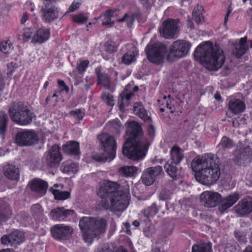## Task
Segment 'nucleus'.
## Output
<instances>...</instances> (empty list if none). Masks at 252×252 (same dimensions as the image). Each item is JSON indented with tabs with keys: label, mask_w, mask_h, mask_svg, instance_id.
Here are the masks:
<instances>
[{
	"label": "nucleus",
	"mask_w": 252,
	"mask_h": 252,
	"mask_svg": "<svg viewBox=\"0 0 252 252\" xmlns=\"http://www.w3.org/2000/svg\"><path fill=\"white\" fill-rule=\"evenodd\" d=\"M101 144L102 153L93 155V158L99 162L110 161L116 155V142L113 136L107 133H101L98 136Z\"/></svg>",
	"instance_id": "423d86ee"
},
{
	"label": "nucleus",
	"mask_w": 252,
	"mask_h": 252,
	"mask_svg": "<svg viewBox=\"0 0 252 252\" xmlns=\"http://www.w3.org/2000/svg\"><path fill=\"white\" fill-rule=\"evenodd\" d=\"M235 212L241 216H245L252 212V198H245L240 200L234 207Z\"/></svg>",
	"instance_id": "412c9836"
},
{
	"label": "nucleus",
	"mask_w": 252,
	"mask_h": 252,
	"mask_svg": "<svg viewBox=\"0 0 252 252\" xmlns=\"http://www.w3.org/2000/svg\"><path fill=\"white\" fill-rule=\"evenodd\" d=\"M203 8L201 5H197L194 8L192 13V19L197 24H201L204 21L202 16V11Z\"/></svg>",
	"instance_id": "473e14b6"
},
{
	"label": "nucleus",
	"mask_w": 252,
	"mask_h": 252,
	"mask_svg": "<svg viewBox=\"0 0 252 252\" xmlns=\"http://www.w3.org/2000/svg\"><path fill=\"white\" fill-rule=\"evenodd\" d=\"M247 14L252 21V8H250L248 9Z\"/></svg>",
	"instance_id": "774afa93"
},
{
	"label": "nucleus",
	"mask_w": 252,
	"mask_h": 252,
	"mask_svg": "<svg viewBox=\"0 0 252 252\" xmlns=\"http://www.w3.org/2000/svg\"><path fill=\"white\" fill-rule=\"evenodd\" d=\"M50 30L47 28L39 29L34 34L32 42L42 44L48 39L50 37Z\"/></svg>",
	"instance_id": "393cba45"
},
{
	"label": "nucleus",
	"mask_w": 252,
	"mask_h": 252,
	"mask_svg": "<svg viewBox=\"0 0 252 252\" xmlns=\"http://www.w3.org/2000/svg\"><path fill=\"white\" fill-rule=\"evenodd\" d=\"M179 19L168 18L164 21L159 28V32L161 36L166 39L175 38L180 31Z\"/></svg>",
	"instance_id": "9d476101"
},
{
	"label": "nucleus",
	"mask_w": 252,
	"mask_h": 252,
	"mask_svg": "<svg viewBox=\"0 0 252 252\" xmlns=\"http://www.w3.org/2000/svg\"><path fill=\"white\" fill-rule=\"evenodd\" d=\"M62 160V156L59 151V147L53 145L46 155V162L48 166L55 167L59 165Z\"/></svg>",
	"instance_id": "6ab92c4d"
},
{
	"label": "nucleus",
	"mask_w": 252,
	"mask_h": 252,
	"mask_svg": "<svg viewBox=\"0 0 252 252\" xmlns=\"http://www.w3.org/2000/svg\"><path fill=\"white\" fill-rule=\"evenodd\" d=\"M64 153L69 155L76 156L80 154L79 143L76 141H71L63 146Z\"/></svg>",
	"instance_id": "c85d7f7f"
},
{
	"label": "nucleus",
	"mask_w": 252,
	"mask_h": 252,
	"mask_svg": "<svg viewBox=\"0 0 252 252\" xmlns=\"http://www.w3.org/2000/svg\"><path fill=\"white\" fill-rule=\"evenodd\" d=\"M38 141V135L33 130H21L15 135V143L19 146H32L37 143Z\"/></svg>",
	"instance_id": "9b49d317"
},
{
	"label": "nucleus",
	"mask_w": 252,
	"mask_h": 252,
	"mask_svg": "<svg viewBox=\"0 0 252 252\" xmlns=\"http://www.w3.org/2000/svg\"><path fill=\"white\" fill-rule=\"evenodd\" d=\"M62 170L65 173H75L78 171V165L74 162H63Z\"/></svg>",
	"instance_id": "ea45409f"
},
{
	"label": "nucleus",
	"mask_w": 252,
	"mask_h": 252,
	"mask_svg": "<svg viewBox=\"0 0 252 252\" xmlns=\"http://www.w3.org/2000/svg\"><path fill=\"white\" fill-rule=\"evenodd\" d=\"M51 191L56 200H65L70 197V193L68 191H60L59 189L51 188Z\"/></svg>",
	"instance_id": "58836bf2"
},
{
	"label": "nucleus",
	"mask_w": 252,
	"mask_h": 252,
	"mask_svg": "<svg viewBox=\"0 0 252 252\" xmlns=\"http://www.w3.org/2000/svg\"><path fill=\"white\" fill-rule=\"evenodd\" d=\"M239 194L235 192L230 194L223 198H220V205L219 206V210L221 212L223 213L228 208L233 205L239 199Z\"/></svg>",
	"instance_id": "5701e85b"
},
{
	"label": "nucleus",
	"mask_w": 252,
	"mask_h": 252,
	"mask_svg": "<svg viewBox=\"0 0 252 252\" xmlns=\"http://www.w3.org/2000/svg\"><path fill=\"white\" fill-rule=\"evenodd\" d=\"M171 194L172 193L169 190L163 189L160 191L158 197L159 200H166L171 198Z\"/></svg>",
	"instance_id": "3c124183"
},
{
	"label": "nucleus",
	"mask_w": 252,
	"mask_h": 252,
	"mask_svg": "<svg viewBox=\"0 0 252 252\" xmlns=\"http://www.w3.org/2000/svg\"><path fill=\"white\" fill-rule=\"evenodd\" d=\"M140 3L146 8L150 7L149 0H139Z\"/></svg>",
	"instance_id": "0e129e2a"
},
{
	"label": "nucleus",
	"mask_w": 252,
	"mask_h": 252,
	"mask_svg": "<svg viewBox=\"0 0 252 252\" xmlns=\"http://www.w3.org/2000/svg\"><path fill=\"white\" fill-rule=\"evenodd\" d=\"M50 231L52 236L60 240L68 239L72 232L71 227L63 224H57L52 226Z\"/></svg>",
	"instance_id": "a211bd4d"
},
{
	"label": "nucleus",
	"mask_w": 252,
	"mask_h": 252,
	"mask_svg": "<svg viewBox=\"0 0 252 252\" xmlns=\"http://www.w3.org/2000/svg\"><path fill=\"white\" fill-rule=\"evenodd\" d=\"M221 195L219 193L211 191L203 192L200 196L201 204L206 207H214L220 202Z\"/></svg>",
	"instance_id": "2eb2a0df"
},
{
	"label": "nucleus",
	"mask_w": 252,
	"mask_h": 252,
	"mask_svg": "<svg viewBox=\"0 0 252 252\" xmlns=\"http://www.w3.org/2000/svg\"><path fill=\"white\" fill-rule=\"evenodd\" d=\"M88 60H84L78 63L76 66V69L80 74L83 73L86 70L89 64Z\"/></svg>",
	"instance_id": "09e8293b"
},
{
	"label": "nucleus",
	"mask_w": 252,
	"mask_h": 252,
	"mask_svg": "<svg viewBox=\"0 0 252 252\" xmlns=\"http://www.w3.org/2000/svg\"><path fill=\"white\" fill-rule=\"evenodd\" d=\"M170 154L171 162L176 165L179 164L184 157L183 150L176 145L172 147Z\"/></svg>",
	"instance_id": "c756f323"
},
{
	"label": "nucleus",
	"mask_w": 252,
	"mask_h": 252,
	"mask_svg": "<svg viewBox=\"0 0 252 252\" xmlns=\"http://www.w3.org/2000/svg\"><path fill=\"white\" fill-rule=\"evenodd\" d=\"M172 162L167 161L164 165V169L166 173L173 179H176L178 175V169Z\"/></svg>",
	"instance_id": "c9c22d12"
},
{
	"label": "nucleus",
	"mask_w": 252,
	"mask_h": 252,
	"mask_svg": "<svg viewBox=\"0 0 252 252\" xmlns=\"http://www.w3.org/2000/svg\"><path fill=\"white\" fill-rule=\"evenodd\" d=\"M137 53L133 51L127 52L122 58V62L127 65L136 61Z\"/></svg>",
	"instance_id": "a19ab883"
},
{
	"label": "nucleus",
	"mask_w": 252,
	"mask_h": 252,
	"mask_svg": "<svg viewBox=\"0 0 252 252\" xmlns=\"http://www.w3.org/2000/svg\"><path fill=\"white\" fill-rule=\"evenodd\" d=\"M148 132L149 134L153 137L155 134V128L152 125H149L148 128Z\"/></svg>",
	"instance_id": "e2e57ef3"
},
{
	"label": "nucleus",
	"mask_w": 252,
	"mask_h": 252,
	"mask_svg": "<svg viewBox=\"0 0 252 252\" xmlns=\"http://www.w3.org/2000/svg\"><path fill=\"white\" fill-rule=\"evenodd\" d=\"M124 225L126 228V234H128V235H130L131 232L129 229V228H130V225L129 224V223L128 222H126L124 224Z\"/></svg>",
	"instance_id": "338daca9"
},
{
	"label": "nucleus",
	"mask_w": 252,
	"mask_h": 252,
	"mask_svg": "<svg viewBox=\"0 0 252 252\" xmlns=\"http://www.w3.org/2000/svg\"><path fill=\"white\" fill-rule=\"evenodd\" d=\"M79 225L84 240L86 243L91 244L94 238L105 233L107 221L101 218L84 217L80 220Z\"/></svg>",
	"instance_id": "39448f33"
},
{
	"label": "nucleus",
	"mask_w": 252,
	"mask_h": 252,
	"mask_svg": "<svg viewBox=\"0 0 252 252\" xmlns=\"http://www.w3.org/2000/svg\"><path fill=\"white\" fill-rule=\"evenodd\" d=\"M187 27L190 30L194 29V24L190 19H188L187 20Z\"/></svg>",
	"instance_id": "69168bd1"
},
{
	"label": "nucleus",
	"mask_w": 252,
	"mask_h": 252,
	"mask_svg": "<svg viewBox=\"0 0 252 252\" xmlns=\"http://www.w3.org/2000/svg\"><path fill=\"white\" fill-rule=\"evenodd\" d=\"M247 37L246 36L235 40V42L233 44L231 50L232 54L237 59L242 57L249 49V46L247 45Z\"/></svg>",
	"instance_id": "aec40b11"
},
{
	"label": "nucleus",
	"mask_w": 252,
	"mask_h": 252,
	"mask_svg": "<svg viewBox=\"0 0 252 252\" xmlns=\"http://www.w3.org/2000/svg\"><path fill=\"white\" fill-rule=\"evenodd\" d=\"M138 168L134 166H125L118 169L119 175L126 177H134L137 173Z\"/></svg>",
	"instance_id": "2f4dec72"
},
{
	"label": "nucleus",
	"mask_w": 252,
	"mask_h": 252,
	"mask_svg": "<svg viewBox=\"0 0 252 252\" xmlns=\"http://www.w3.org/2000/svg\"><path fill=\"white\" fill-rule=\"evenodd\" d=\"M105 51L112 53L116 51V48L112 42H107L105 45Z\"/></svg>",
	"instance_id": "4d7b16f0"
},
{
	"label": "nucleus",
	"mask_w": 252,
	"mask_h": 252,
	"mask_svg": "<svg viewBox=\"0 0 252 252\" xmlns=\"http://www.w3.org/2000/svg\"><path fill=\"white\" fill-rule=\"evenodd\" d=\"M235 237L239 242L245 243L247 242L246 233L240 230H236L234 232Z\"/></svg>",
	"instance_id": "603ef678"
},
{
	"label": "nucleus",
	"mask_w": 252,
	"mask_h": 252,
	"mask_svg": "<svg viewBox=\"0 0 252 252\" xmlns=\"http://www.w3.org/2000/svg\"><path fill=\"white\" fill-rule=\"evenodd\" d=\"M160 208V206L158 205L156 203H153L150 206L145 210L144 214L146 217L154 216L158 212Z\"/></svg>",
	"instance_id": "37998d69"
},
{
	"label": "nucleus",
	"mask_w": 252,
	"mask_h": 252,
	"mask_svg": "<svg viewBox=\"0 0 252 252\" xmlns=\"http://www.w3.org/2000/svg\"><path fill=\"white\" fill-rule=\"evenodd\" d=\"M31 209L33 216L39 217L43 215V209L39 204L32 205Z\"/></svg>",
	"instance_id": "8fccbe9b"
},
{
	"label": "nucleus",
	"mask_w": 252,
	"mask_h": 252,
	"mask_svg": "<svg viewBox=\"0 0 252 252\" xmlns=\"http://www.w3.org/2000/svg\"><path fill=\"white\" fill-rule=\"evenodd\" d=\"M58 84L62 91H65L67 93L69 91V88L67 86L64 82L61 80H58Z\"/></svg>",
	"instance_id": "052dcab7"
},
{
	"label": "nucleus",
	"mask_w": 252,
	"mask_h": 252,
	"mask_svg": "<svg viewBox=\"0 0 252 252\" xmlns=\"http://www.w3.org/2000/svg\"><path fill=\"white\" fill-rule=\"evenodd\" d=\"M212 245L210 243L194 244L191 249V252H212Z\"/></svg>",
	"instance_id": "72a5a7b5"
},
{
	"label": "nucleus",
	"mask_w": 252,
	"mask_h": 252,
	"mask_svg": "<svg viewBox=\"0 0 252 252\" xmlns=\"http://www.w3.org/2000/svg\"><path fill=\"white\" fill-rule=\"evenodd\" d=\"M159 103L161 102V105L166 107L167 109L170 110V112L171 113H173L174 112V109H173V105L171 104L172 101L170 98V95H168L167 96H164L162 100H158Z\"/></svg>",
	"instance_id": "c03bdc74"
},
{
	"label": "nucleus",
	"mask_w": 252,
	"mask_h": 252,
	"mask_svg": "<svg viewBox=\"0 0 252 252\" xmlns=\"http://www.w3.org/2000/svg\"><path fill=\"white\" fill-rule=\"evenodd\" d=\"M102 98L108 105L113 106L114 105L113 97L111 95L104 94L102 95Z\"/></svg>",
	"instance_id": "13d9d810"
},
{
	"label": "nucleus",
	"mask_w": 252,
	"mask_h": 252,
	"mask_svg": "<svg viewBox=\"0 0 252 252\" xmlns=\"http://www.w3.org/2000/svg\"><path fill=\"white\" fill-rule=\"evenodd\" d=\"M75 213L73 210L65 209L63 207H57L52 209L50 212L51 218L56 220H64L69 216Z\"/></svg>",
	"instance_id": "4be33fe9"
},
{
	"label": "nucleus",
	"mask_w": 252,
	"mask_h": 252,
	"mask_svg": "<svg viewBox=\"0 0 252 252\" xmlns=\"http://www.w3.org/2000/svg\"><path fill=\"white\" fill-rule=\"evenodd\" d=\"M32 33V31L30 28H25L21 32V34H18V37L19 39H20V36H22L23 37L22 39L23 42H25L28 41L30 38H31Z\"/></svg>",
	"instance_id": "a18cd8bd"
},
{
	"label": "nucleus",
	"mask_w": 252,
	"mask_h": 252,
	"mask_svg": "<svg viewBox=\"0 0 252 252\" xmlns=\"http://www.w3.org/2000/svg\"><path fill=\"white\" fill-rule=\"evenodd\" d=\"M231 11H232V9H230V7H229V9L227 10V13H226L225 17H224V22H223L224 26H226V23H227V22L228 21V17L229 16L231 12Z\"/></svg>",
	"instance_id": "680f3d73"
},
{
	"label": "nucleus",
	"mask_w": 252,
	"mask_h": 252,
	"mask_svg": "<svg viewBox=\"0 0 252 252\" xmlns=\"http://www.w3.org/2000/svg\"><path fill=\"white\" fill-rule=\"evenodd\" d=\"M214 155H205L195 157L192 161L191 167L195 172L196 180L205 185L214 184L220 178V169Z\"/></svg>",
	"instance_id": "7ed1b4c3"
},
{
	"label": "nucleus",
	"mask_w": 252,
	"mask_h": 252,
	"mask_svg": "<svg viewBox=\"0 0 252 252\" xmlns=\"http://www.w3.org/2000/svg\"><path fill=\"white\" fill-rule=\"evenodd\" d=\"M194 58L201 60L205 67L210 70H217L223 64L225 58L218 46L202 43L194 53Z\"/></svg>",
	"instance_id": "20e7f679"
},
{
	"label": "nucleus",
	"mask_w": 252,
	"mask_h": 252,
	"mask_svg": "<svg viewBox=\"0 0 252 252\" xmlns=\"http://www.w3.org/2000/svg\"><path fill=\"white\" fill-rule=\"evenodd\" d=\"M3 174L6 178L11 180H18L19 178V170L15 165L7 164L4 165Z\"/></svg>",
	"instance_id": "b1692460"
},
{
	"label": "nucleus",
	"mask_w": 252,
	"mask_h": 252,
	"mask_svg": "<svg viewBox=\"0 0 252 252\" xmlns=\"http://www.w3.org/2000/svg\"><path fill=\"white\" fill-rule=\"evenodd\" d=\"M106 18V17H101V16L99 17V18L101 19L102 21V25L108 28L113 27L114 24V21H112L111 19Z\"/></svg>",
	"instance_id": "5fc2aeb1"
},
{
	"label": "nucleus",
	"mask_w": 252,
	"mask_h": 252,
	"mask_svg": "<svg viewBox=\"0 0 252 252\" xmlns=\"http://www.w3.org/2000/svg\"><path fill=\"white\" fill-rule=\"evenodd\" d=\"M234 146V142L230 138L226 136H223L219 143L218 147L219 150L229 149L232 148Z\"/></svg>",
	"instance_id": "e433bc0d"
},
{
	"label": "nucleus",
	"mask_w": 252,
	"mask_h": 252,
	"mask_svg": "<svg viewBox=\"0 0 252 252\" xmlns=\"http://www.w3.org/2000/svg\"><path fill=\"white\" fill-rule=\"evenodd\" d=\"M252 156V149L249 145H241L234 152L233 161L238 165H242Z\"/></svg>",
	"instance_id": "4468645a"
},
{
	"label": "nucleus",
	"mask_w": 252,
	"mask_h": 252,
	"mask_svg": "<svg viewBox=\"0 0 252 252\" xmlns=\"http://www.w3.org/2000/svg\"><path fill=\"white\" fill-rule=\"evenodd\" d=\"M10 49L9 45L6 42H2L0 44V51L4 54L8 53Z\"/></svg>",
	"instance_id": "bf43d9fd"
},
{
	"label": "nucleus",
	"mask_w": 252,
	"mask_h": 252,
	"mask_svg": "<svg viewBox=\"0 0 252 252\" xmlns=\"http://www.w3.org/2000/svg\"><path fill=\"white\" fill-rule=\"evenodd\" d=\"M11 120L20 125H27L32 123L34 116L27 105L22 102H13L9 109Z\"/></svg>",
	"instance_id": "0eeeda50"
},
{
	"label": "nucleus",
	"mask_w": 252,
	"mask_h": 252,
	"mask_svg": "<svg viewBox=\"0 0 252 252\" xmlns=\"http://www.w3.org/2000/svg\"><path fill=\"white\" fill-rule=\"evenodd\" d=\"M95 73L96 75L97 84L102 85L107 89H109L110 85V79L106 73L101 72V67H97L95 69Z\"/></svg>",
	"instance_id": "cd10ccee"
},
{
	"label": "nucleus",
	"mask_w": 252,
	"mask_h": 252,
	"mask_svg": "<svg viewBox=\"0 0 252 252\" xmlns=\"http://www.w3.org/2000/svg\"><path fill=\"white\" fill-rule=\"evenodd\" d=\"M30 187L32 190L36 192L39 196H42L46 192L48 184L43 180L37 179L32 181Z\"/></svg>",
	"instance_id": "bb28decb"
},
{
	"label": "nucleus",
	"mask_w": 252,
	"mask_h": 252,
	"mask_svg": "<svg viewBox=\"0 0 252 252\" xmlns=\"http://www.w3.org/2000/svg\"><path fill=\"white\" fill-rule=\"evenodd\" d=\"M81 2L76 1H73L69 7L67 12H72L76 10L81 5Z\"/></svg>",
	"instance_id": "6e6d98bb"
},
{
	"label": "nucleus",
	"mask_w": 252,
	"mask_h": 252,
	"mask_svg": "<svg viewBox=\"0 0 252 252\" xmlns=\"http://www.w3.org/2000/svg\"><path fill=\"white\" fill-rule=\"evenodd\" d=\"M41 11L43 20L47 23H50L58 18L57 8L52 4L49 0H45Z\"/></svg>",
	"instance_id": "dca6fc26"
},
{
	"label": "nucleus",
	"mask_w": 252,
	"mask_h": 252,
	"mask_svg": "<svg viewBox=\"0 0 252 252\" xmlns=\"http://www.w3.org/2000/svg\"><path fill=\"white\" fill-rule=\"evenodd\" d=\"M138 90V86H134L130 84L125 87L124 91L120 94L118 98L117 104L121 111H124L125 108L129 105L131 98L133 96V93L137 92Z\"/></svg>",
	"instance_id": "f8f14e48"
},
{
	"label": "nucleus",
	"mask_w": 252,
	"mask_h": 252,
	"mask_svg": "<svg viewBox=\"0 0 252 252\" xmlns=\"http://www.w3.org/2000/svg\"><path fill=\"white\" fill-rule=\"evenodd\" d=\"M228 107L229 110L234 114H238L243 112L246 108V105L244 101L236 99H231L228 103Z\"/></svg>",
	"instance_id": "a878e982"
},
{
	"label": "nucleus",
	"mask_w": 252,
	"mask_h": 252,
	"mask_svg": "<svg viewBox=\"0 0 252 252\" xmlns=\"http://www.w3.org/2000/svg\"><path fill=\"white\" fill-rule=\"evenodd\" d=\"M145 50L149 61L156 64L162 62L167 52L166 46L160 43L148 45Z\"/></svg>",
	"instance_id": "1a4fd4ad"
},
{
	"label": "nucleus",
	"mask_w": 252,
	"mask_h": 252,
	"mask_svg": "<svg viewBox=\"0 0 252 252\" xmlns=\"http://www.w3.org/2000/svg\"><path fill=\"white\" fill-rule=\"evenodd\" d=\"M119 13V10L118 9L112 8L106 10L103 14L101 15V17H106V18L111 19L114 17H117Z\"/></svg>",
	"instance_id": "49530a36"
},
{
	"label": "nucleus",
	"mask_w": 252,
	"mask_h": 252,
	"mask_svg": "<svg viewBox=\"0 0 252 252\" xmlns=\"http://www.w3.org/2000/svg\"><path fill=\"white\" fill-rule=\"evenodd\" d=\"M162 171V168L159 165L146 168L143 171L141 177L142 182L146 186L152 185Z\"/></svg>",
	"instance_id": "ddd939ff"
},
{
	"label": "nucleus",
	"mask_w": 252,
	"mask_h": 252,
	"mask_svg": "<svg viewBox=\"0 0 252 252\" xmlns=\"http://www.w3.org/2000/svg\"><path fill=\"white\" fill-rule=\"evenodd\" d=\"M72 20L77 23L85 24L87 21V18L83 14H80L73 16Z\"/></svg>",
	"instance_id": "864d4df0"
},
{
	"label": "nucleus",
	"mask_w": 252,
	"mask_h": 252,
	"mask_svg": "<svg viewBox=\"0 0 252 252\" xmlns=\"http://www.w3.org/2000/svg\"><path fill=\"white\" fill-rule=\"evenodd\" d=\"M134 113L144 121H149L150 117L141 102H136L133 105Z\"/></svg>",
	"instance_id": "7c9ffc66"
},
{
	"label": "nucleus",
	"mask_w": 252,
	"mask_h": 252,
	"mask_svg": "<svg viewBox=\"0 0 252 252\" xmlns=\"http://www.w3.org/2000/svg\"><path fill=\"white\" fill-rule=\"evenodd\" d=\"M191 47L190 43L185 40H177L173 42L169 48L167 59L172 62L175 58L180 59L186 57Z\"/></svg>",
	"instance_id": "6e6552de"
},
{
	"label": "nucleus",
	"mask_w": 252,
	"mask_h": 252,
	"mask_svg": "<svg viewBox=\"0 0 252 252\" xmlns=\"http://www.w3.org/2000/svg\"><path fill=\"white\" fill-rule=\"evenodd\" d=\"M107 126L108 127L109 130L115 135H119L121 130V124L119 120H114L110 121L107 124Z\"/></svg>",
	"instance_id": "f704fd0d"
},
{
	"label": "nucleus",
	"mask_w": 252,
	"mask_h": 252,
	"mask_svg": "<svg viewBox=\"0 0 252 252\" xmlns=\"http://www.w3.org/2000/svg\"><path fill=\"white\" fill-rule=\"evenodd\" d=\"M2 244L15 247L25 240L24 233L16 230L9 235H3L0 239Z\"/></svg>",
	"instance_id": "f3484780"
},
{
	"label": "nucleus",
	"mask_w": 252,
	"mask_h": 252,
	"mask_svg": "<svg viewBox=\"0 0 252 252\" xmlns=\"http://www.w3.org/2000/svg\"><path fill=\"white\" fill-rule=\"evenodd\" d=\"M11 215V211L7 205L0 207V222L5 221Z\"/></svg>",
	"instance_id": "79ce46f5"
},
{
	"label": "nucleus",
	"mask_w": 252,
	"mask_h": 252,
	"mask_svg": "<svg viewBox=\"0 0 252 252\" xmlns=\"http://www.w3.org/2000/svg\"><path fill=\"white\" fill-rule=\"evenodd\" d=\"M127 124L126 137L123 145V154L133 160H141L146 156L149 143L138 123L130 121Z\"/></svg>",
	"instance_id": "f03ea898"
},
{
	"label": "nucleus",
	"mask_w": 252,
	"mask_h": 252,
	"mask_svg": "<svg viewBox=\"0 0 252 252\" xmlns=\"http://www.w3.org/2000/svg\"><path fill=\"white\" fill-rule=\"evenodd\" d=\"M7 123V116L3 112H0V136L4 138Z\"/></svg>",
	"instance_id": "4c0bfd02"
},
{
	"label": "nucleus",
	"mask_w": 252,
	"mask_h": 252,
	"mask_svg": "<svg viewBox=\"0 0 252 252\" xmlns=\"http://www.w3.org/2000/svg\"><path fill=\"white\" fill-rule=\"evenodd\" d=\"M120 185L117 182L104 180L100 186L97 194L101 198L99 205L103 209L114 211H123L127 206L129 186L123 190H118Z\"/></svg>",
	"instance_id": "f257e3e1"
},
{
	"label": "nucleus",
	"mask_w": 252,
	"mask_h": 252,
	"mask_svg": "<svg viewBox=\"0 0 252 252\" xmlns=\"http://www.w3.org/2000/svg\"><path fill=\"white\" fill-rule=\"evenodd\" d=\"M69 114L76 120L80 121L83 119L85 115V112L83 110L76 109L70 111Z\"/></svg>",
	"instance_id": "de8ad7c7"
}]
</instances>
